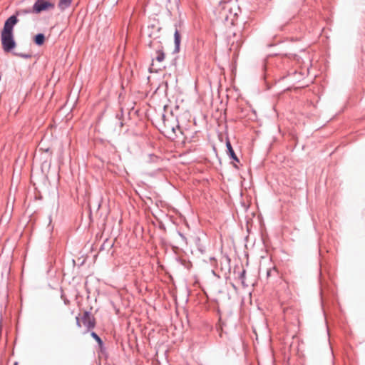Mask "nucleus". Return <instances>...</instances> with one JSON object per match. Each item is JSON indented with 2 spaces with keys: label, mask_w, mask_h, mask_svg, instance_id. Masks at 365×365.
I'll list each match as a JSON object with an SVG mask.
<instances>
[{
  "label": "nucleus",
  "mask_w": 365,
  "mask_h": 365,
  "mask_svg": "<svg viewBox=\"0 0 365 365\" xmlns=\"http://www.w3.org/2000/svg\"><path fill=\"white\" fill-rule=\"evenodd\" d=\"M19 20L15 15L10 16L4 23L3 29L1 31V41L3 49L6 52L11 51L16 46L13 31L14 26Z\"/></svg>",
  "instance_id": "nucleus-1"
},
{
  "label": "nucleus",
  "mask_w": 365,
  "mask_h": 365,
  "mask_svg": "<svg viewBox=\"0 0 365 365\" xmlns=\"http://www.w3.org/2000/svg\"><path fill=\"white\" fill-rule=\"evenodd\" d=\"M163 128L161 129L162 133L170 138H174L177 136L176 130L180 129V125L178 118L170 113V117L167 118L165 114L162 115Z\"/></svg>",
  "instance_id": "nucleus-2"
},
{
  "label": "nucleus",
  "mask_w": 365,
  "mask_h": 365,
  "mask_svg": "<svg viewBox=\"0 0 365 365\" xmlns=\"http://www.w3.org/2000/svg\"><path fill=\"white\" fill-rule=\"evenodd\" d=\"M160 161V157L153 153L142 152L140 154L141 165L145 168H150L153 170L158 169V165Z\"/></svg>",
  "instance_id": "nucleus-3"
},
{
  "label": "nucleus",
  "mask_w": 365,
  "mask_h": 365,
  "mask_svg": "<svg viewBox=\"0 0 365 365\" xmlns=\"http://www.w3.org/2000/svg\"><path fill=\"white\" fill-rule=\"evenodd\" d=\"M76 324L78 327H85L86 331L95 327L96 322L93 316L88 312L85 311L82 314L76 317Z\"/></svg>",
  "instance_id": "nucleus-4"
},
{
  "label": "nucleus",
  "mask_w": 365,
  "mask_h": 365,
  "mask_svg": "<svg viewBox=\"0 0 365 365\" xmlns=\"http://www.w3.org/2000/svg\"><path fill=\"white\" fill-rule=\"evenodd\" d=\"M54 3L48 0H36L33 6V12L38 14L41 11L54 8Z\"/></svg>",
  "instance_id": "nucleus-5"
},
{
  "label": "nucleus",
  "mask_w": 365,
  "mask_h": 365,
  "mask_svg": "<svg viewBox=\"0 0 365 365\" xmlns=\"http://www.w3.org/2000/svg\"><path fill=\"white\" fill-rule=\"evenodd\" d=\"M225 144H226V153H227V155H228L229 158L235 163H240V159L235 154V152L232 146V144H231L229 138H227Z\"/></svg>",
  "instance_id": "nucleus-6"
},
{
  "label": "nucleus",
  "mask_w": 365,
  "mask_h": 365,
  "mask_svg": "<svg viewBox=\"0 0 365 365\" xmlns=\"http://www.w3.org/2000/svg\"><path fill=\"white\" fill-rule=\"evenodd\" d=\"M175 30L174 32V44L175 48L173 51V53H178L180 50V43H181V34L178 29L177 24H175Z\"/></svg>",
  "instance_id": "nucleus-7"
},
{
  "label": "nucleus",
  "mask_w": 365,
  "mask_h": 365,
  "mask_svg": "<svg viewBox=\"0 0 365 365\" xmlns=\"http://www.w3.org/2000/svg\"><path fill=\"white\" fill-rule=\"evenodd\" d=\"M44 41L45 36L42 34H37L34 38L35 43L38 46H41L44 43Z\"/></svg>",
  "instance_id": "nucleus-8"
},
{
  "label": "nucleus",
  "mask_w": 365,
  "mask_h": 365,
  "mask_svg": "<svg viewBox=\"0 0 365 365\" xmlns=\"http://www.w3.org/2000/svg\"><path fill=\"white\" fill-rule=\"evenodd\" d=\"M71 1L72 0H59L58 7L63 10L70 6Z\"/></svg>",
  "instance_id": "nucleus-9"
},
{
  "label": "nucleus",
  "mask_w": 365,
  "mask_h": 365,
  "mask_svg": "<svg viewBox=\"0 0 365 365\" xmlns=\"http://www.w3.org/2000/svg\"><path fill=\"white\" fill-rule=\"evenodd\" d=\"M165 58V53L163 50H158L156 51L155 60L158 62H162Z\"/></svg>",
  "instance_id": "nucleus-10"
},
{
  "label": "nucleus",
  "mask_w": 365,
  "mask_h": 365,
  "mask_svg": "<svg viewBox=\"0 0 365 365\" xmlns=\"http://www.w3.org/2000/svg\"><path fill=\"white\" fill-rule=\"evenodd\" d=\"M245 274H246V270L245 269H243L239 274V279L241 280V283L244 287L247 286V284H245Z\"/></svg>",
  "instance_id": "nucleus-11"
},
{
  "label": "nucleus",
  "mask_w": 365,
  "mask_h": 365,
  "mask_svg": "<svg viewBox=\"0 0 365 365\" xmlns=\"http://www.w3.org/2000/svg\"><path fill=\"white\" fill-rule=\"evenodd\" d=\"M277 269L274 267H273L272 269H269L267 271V277H269L273 274H277Z\"/></svg>",
  "instance_id": "nucleus-12"
},
{
  "label": "nucleus",
  "mask_w": 365,
  "mask_h": 365,
  "mask_svg": "<svg viewBox=\"0 0 365 365\" xmlns=\"http://www.w3.org/2000/svg\"><path fill=\"white\" fill-rule=\"evenodd\" d=\"M91 336L95 339L99 344L102 343L101 338L95 332H91Z\"/></svg>",
  "instance_id": "nucleus-13"
},
{
  "label": "nucleus",
  "mask_w": 365,
  "mask_h": 365,
  "mask_svg": "<svg viewBox=\"0 0 365 365\" xmlns=\"http://www.w3.org/2000/svg\"><path fill=\"white\" fill-rule=\"evenodd\" d=\"M179 236L181 237L182 240L184 242H187V238L185 237V236L180 232H178Z\"/></svg>",
  "instance_id": "nucleus-14"
},
{
  "label": "nucleus",
  "mask_w": 365,
  "mask_h": 365,
  "mask_svg": "<svg viewBox=\"0 0 365 365\" xmlns=\"http://www.w3.org/2000/svg\"><path fill=\"white\" fill-rule=\"evenodd\" d=\"M177 57L174 58L172 61V64L175 66L176 65V62H177Z\"/></svg>",
  "instance_id": "nucleus-15"
},
{
  "label": "nucleus",
  "mask_w": 365,
  "mask_h": 365,
  "mask_svg": "<svg viewBox=\"0 0 365 365\" xmlns=\"http://www.w3.org/2000/svg\"><path fill=\"white\" fill-rule=\"evenodd\" d=\"M160 228L163 229V230H165V225L163 224H162V223H160Z\"/></svg>",
  "instance_id": "nucleus-16"
},
{
  "label": "nucleus",
  "mask_w": 365,
  "mask_h": 365,
  "mask_svg": "<svg viewBox=\"0 0 365 365\" xmlns=\"http://www.w3.org/2000/svg\"><path fill=\"white\" fill-rule=\"evenodd\" d=\"M199 250H200L202 253H203V252H204V250H202V248H199Z\"/></svg>",
  "instance_id": "nucleus-17"
},
{
  "label": "nucleus",
  "mask_w": 365,
  "mask_h": 365,
  "mask_svg": "<svg viewBox=\"0 0 365 365\" xmlns=\"http://www.w3.org/2000/svg\"><path fill=\"white\" fill-rule=\"evenodd\" d=\"M234 167H235V168H237V169H238V168H238V166H237L236 164H234Z\"/></svg>",
  "instance_id": "nucleus-18"
}]
</instances>
